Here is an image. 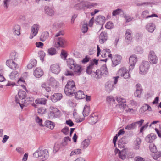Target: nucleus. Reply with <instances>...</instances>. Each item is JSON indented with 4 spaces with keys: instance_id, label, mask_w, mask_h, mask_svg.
I'll use <instances>...</instances> for the list:
<instances>
[{
    "instance_id": "f257e3e1",
    "label": "nucleus",
    "mask_w": 161,
    "mask_h": 161,
    "mask_svg": "<svg viewBox=\"0 0 161 161\" xmlns=\"http://www.w3.org/2000/svg\"><path fill=\"white\" fill-rule=\"evenodd\" d=\"M97 64L98 60L94 59L90 62L86 69V72L87 74H91L92 77L96 79L100 78L102 75L104 76L108 73L106 64H103L101 67L100 70H97L96 72H94L93 70L97 68Z\"/></svg>"
},
{
    "instance_id": "f03ea898",
    "label": "nucleus",
    "mask_w": 161,
    "mask_h": 161,
    "mask_svg": "<svg viewBox=\"0 0 161 161\" xmlns=\"http://www.w3.org/2000/svg\"><path fill=\"white\" fill-rule=\"evenodd\" d=\"M67 64L68 66L71 69L73 70L76 75H80L82 70L80 65L77 64L75 61L72 59L67 60Z\"/></svg>"
},
{
    "instance_id": "7ed1b4c3",
    "label": "nucleus",
    "mask_w": 161,
    "mask_h": 161,
    "mask_svg": "<svg viewBox=\"0 0 161 161\" xmlns=\"http://www.w3.org/2000/svg\"><path fill=\"white\" fill-rule=\"evenodd\" d=\"M75 89V85L74 81L72 80H69L65 86L64 92L67 95L70 96L74 93Z\"/></svg>"
},
{
    "instance_id": "20e7f679",
    "label": "nucleus",
    "mask_w": 161,
    "mask_h": 161,
    "mask_svg": "<svg viewBox=\"0 0 161 161\" xmlns=\"http://www.w3.org/2000/svg\"><path fill=\"white\" fill-rule=\"evenodd\" d=\"M34 157L38 158L40 157L42 161L46 160L49 157L48 152L47 150H37L33 154Z\"/></svg>"
},
{
    "instance_id": "39448f33",
    "label": "nucleus",
    "mask_w": 161,
    "mask_h": 161,
    "mask_svg": "<svg viewBox=\"0 0 161 161\" xmlns=\"http://www.w3.org/2000/svg\"><path fill=\"white\" fill-rule=\"evenodd\" d=\"M150 65V64L148 61L142 62L139 66L140 73L142 75L146 74L149 69Z\"/></svg>"
},
{
    "instance_id": "423d86ee",
    "label": "nucleus",
    "mask_w": 161,
    "mask_h": 161,
    "mask_svg": "<svg viewBox=\"0 0 161 161\" xmlns=\"http://www.w3.org/2000/svg\"><path fill=\"white\" fill-rule=\"evenodd\" d=\"M26 92L22 90H20L18 92V95H16L15 97V101L16 103L17 104H19L21 108L22 109L23 107L25 105L21 103H20L19 100L18 99V97L20 99L23 100L26 97Z\"/></svg>"
},
{
    "instance_id": "0eeeda50",
    "label": "nucleus",
    "mask_w": 161,
    "mask_h": 161,
    "mask_svg": "<svg viewBox=\"0 0 161 161\" xmlns=\"http://www.w3.org/2000/svg\"><path fill=\"white\" fill-rule=\"evenodd\" d=\"M60 114V111L57 108L53 106L50 107V113L49 117L50 118L53 119L59 117Z\"/></svg>"
},
{
    "instance_id": "6e6552de",
    "label": "nucleus",
    "mask_w": 161,
    "mask_h": 161,
    "mask_svg": "<svg viewBox=\"0 0 161 161\" xmlns=\"http://www.w3.org/2000/svg\"><path fill=\"white\" fill-rule=\"evenodd\" d=\"M117 74L125 79H127L130 77V74L128 70L124 67L120 68L117 72Z\"/></svg>"
},
{
    "instance_id": "1a4fd4ad",
    "label": "nucleus",
    "mask_w": 161,
    "mask_h": 161,
    "mask_svg": "<svg viewBox=\"0 0 161 161\" xmlns=\"http://www.w3.org/2000/svg\"><path fill=\"white\" fill-rule=\"evenodd\" d=\"M148 60L152 64H156L157 63L158 58L154 51H150L148 56Z\"/></svg>"
},
{
    "instance_id": "9d476101",
    "label": "nucleus",
    "mask_w": 161,
    "mask_h": 161,
    "mask_svg": "<svg viewBox=\"0 0 161 161\" xmlns=\"http://www.w3.org/2000/svg\"><path fill=\"white\" fill-rule=\"evenodd\" d=\"M126 42L129 44L132 42L133 39L132 32L130 29H127L125 35Z\"/></svg>"
},
{
    "instance_id": "9b49d317",
    "label": "nucleus",
    "mask_w": 161,
    "mask_h": 161,
    "mask_svg": "<svg viewBox=\"0 0 161 161\" xmlns=\"http://www.w3.org/2000/svg\"><path fill=\"white\" fill-rule=\"evenodd\" d=\"M40 26L37 24H34L31 27V33L30 36V38L32 39L37 34Z\"/></svg>"
},
{
    "instance_id": "f8f14e48",
    "label": "nucleus",
    "mask_w": 161,
    "mask_h": 161,
    "mask_svg": "<svg viewBox=\"0 0 161 161\" xmlns=\"http://www.w3.org/2000/svg\"><path fill=\"white\" fill-rule=\"evenodd\" d=\"M137 61V56L135 55H133L129 58V62L130 65L129 66V70H132Z\"/></svg>"
},
{
    "instance_id": "ddd939ff",
    "label": "nucleus",
    "mask_w": 161,
    "mask_h": 161,
    "mask_svg": "<svg viewBox=\"0 0 161 161\" xmlns=\"http://www.w3.org/2000/svg\"><path fill=\"white\" fill-rule=\"evenodd\" d=\"M112 62V66L115 67L119 64L122 60L121 56L119 55H115L114 56L113 58H111Z\"/></svg>"
},
{
    "instance_id": "4468645a",
    "label": "nucleus",
    "mask_w": 161,
    "mask_h": 161,
    "mask_svg": "<svg viewBox=\"0 0 161 161\" xmlns=\"http://www.w3.org/2000/svg\"><path fill=\"white\" fill-rule=\"evenodd\" d=\"M45 13L50 16H53L55 14V11L54 8L52 7L45 6L44 8Z\"/></svg>"
},
{
    "instance_id": "2eb2a0df",
    "label": "nucleus",
    "mask_w": 161,
    "mask_h": 161,
    "mask_svg": "<svg viewBox=\"0 0 161 161\" xmlns=\"http://www.w3.org/2000/svg\"><path fill=\"white\" fill-rule=\"evenodd\" d=\"M66 40L63 38L59 37L57 41L55 42V47L58 48L59 47H64L65 44L66 43Z\"/></svg>"
},
{
    "instance_id": "dca6fc26",
    "label": "nucleus",
    "mask_w": 161,
    "mask_h": 161,
    "mask_svg": "<svg viewBox=\"0 0 161 161\" xmlns=\"http://www.w3.org/2000/svg\"><path fill=\"white\" fill-rule=\"evenodd\" d=\"M6 64L10 69L13 70L17 69L19 67L18 64L12 60H7L6 61Z\"/></svg>"
},
{
    "instance_id": "f3484780",
    "label": "nucleus",
    "mask_w": 161,
    "mask_h": 161,
    "mask_svg": "<svg viewBox=\"0 0 161 161\" xmlns=\"http://www.w3.org/2000/svg\"><path fill=\"white\" fill-rule=\"evenodd\" d=\"M50 69L53 73L56 74H58L61 70L60 66L57 64H54L51 65Z\"/></svg>"
},
{
    "instance_id": "a211bd4d",
    "label": "nucleus",
    "mask_w": 161,
    "mask_h": 161,
    "mask_svg": "<svg viewBox=\"0 0 161 161\" xmlns=\"http://www.w3.org/2000/svg\"><path fill=\"white\" fill-rule=\"evenodd\" d=\"M20 26L18 25H15L12 27V31L15 35L19 36L20 35Z\"/></svg>"
},
{
    "instance_id": "6ab92c4d",
    "label": "nucleus",
    "mask_w": 161,
    "mask_h": 161,
    "mask_svg": "<svg viewBox=\"0 0 161 161\" xmlns=\"http://www.w3.org/2000/svg\"><path fill=\"white\" fill-rule=\"evenodd\" d=\"M108 38L107 33L105 31L102 32L99 36V42L100 43H103L107 40Z\"/></svg>"
},
{
    "instance_id": "aec40b11",
    "label": "nucleus",
    "mask_w": 161,
    "mask_h": 161,
    "mask_svg": "<svg viewBox=\"0 0 161 161\" xmlns=\"http://www.w3.org/2000/svg\"><path fill=\"white\" fill-rule=\"evenodd\" d=\"M146 29L149 32L153 33L156 29V26L153 23H147L146 25Z\"/></svg>"
},
{
    "instance_id": "412c9836",
    "label": "nucleus",
    "mask_w": 161,
    "mask_h": 161,
    "mask_svg": "<svg viewBox=\"0 0 161 161\" xmlns=\"http://www.w3.org/2000/svg\"><path fill=\"white\" fill-rule=\"evenodd\" d=\"M95 21L97 25H103L105 22V18L104 16L99 15L97 17Z\"/></svg>"
},
{
    "instance_id": "4be33fe9",
    "label": "nucleus",
    "mask_w": 161,
    "mask_h": 161,
    "mask_svg": "<svg viewBox=\"0 0 161 161\" xmlns=\"http://www.w3.org/2000/svg\"><path fill=\"white\" fill-rule=\"evenodd\" d=\"M62 97V95L61 93H54L51 96L50 98L52 101L53 102H56L60 100Z\"/></svg>"
},
{
    "instance_id": "5701e85b",
    "label": "nucleus",
    "mask_w": 161,
    "mask_h": 161,
    "mask_svg": "<svg viewBox=\"0 0 161 161\" xmlns=\"http://www.w3.org/2000/svg\"><path fill=\"white\" fill-rule=\"evenodd\" d=\"M156 135L153 133H151L147 135L145 137V141L147 142L151 143L155 139Z\"/></svg>"
},
{
    "instance_id": "b1692460",
    "label": "nucleus",
    "mask_w": 161,
    "mask_h": 161,
    "mask_svg": "<svg viewBox=\"0 0 161 161\" xmlns=\"http://www.w3.org/2000/svg\"><path fill=\"white\" fill-rule=\"evenodd\" d=\"M19 74L17 71H13L9 74V78L13 80H14L18 79Z\"/></svg>"
},
{
    "instance_id": "393cba45",
    "label": "nucleus",
    "mask_w": 161,
    "mask_h": 161,
    "mask_svg": "<svg viewBox=\"0 0 161 161\" xmlns=\"http://www.w3.org/2000/svg\"><path fill=\"white\" fill-rule=\"evenodd\" d=\"M34 75L36 77L40 78L43 75V72L40 68H37L34 71Z\"/></svg>"
},
{
    "instance_id": "a878e982",
    "label": "nucleus",
    "mask_w": 161,
    "mask_h": 161,
    "mask_svg": "<svg viewBox=\"0 0 161 161\" xmlns=\"http://www.w3.org/2000/svg\"><path fill=\"white\" fill-rule=\"evenodd\" d=\"M146 111L151 112L152 111V110L150 106L148 104H146L140 108V112L141 113H143Z\"/></svg>"
},
{
    "instance_id": "bb28decb",
    "label": "nucleus",
    "mask_w": 161,
    "mask_h": 161,
    "mask_svg": "<svg viewBox=\"0 0 161 161\" xmlns=\"http://www.w3.org/2000/svg\"><path fill=\"white\" fill-rule=\"evenodd\" d=\"M91 141L89 139H86L84 140L81 144V147L82 149H86L90 145Z\"/></svg>"
},
{
    "instance_id": "cd10ccee",
    "label": "nucleus",
    "mask_w": 161,
    "mask_h": 161,
    "mask_svg": "<svg viewBox=\"0 0 161 161\" xmlns=\"http://www.w3.org/2000/svg\"><path fill=\"white\" fill-rule=\"evenodd\" d=\"M73 94H75V98L78 99H83L86 96L84 92L80 90L79 91L76 93L74 92Z\"/></svg>"
},
{
    "instance_id": "c85d7f7f",
    "label": "nucleus",
    "mask_w": 161,
    "mask_h": 161,
    "mask_svg": "<svg viewBox=\"0 0 161 161\" xmlns=\"http://www.w3.org/2000/svg\"><path fill=\"white\" fill-rule=\"evenodd\" d=\"M105 87L108 92L111 91L114 87L113 82L112 81L107 82L105 84Z\"/></svg>"
},
{
    "instance_id": "c756f323",
    "label": "nucleus",
    "mask_w": 161,
    "mask_h": 161,
    "mask_svg": "<svg viewBox=\"0 0 161 161\" xmlns=\"http://www.w3.org/2000/svg\"><path fill=\"white\" fill-rule=\"evenodd\" d=\"M47 82L49 85L54 88H55L58 86V82L53 77H51Z\"/></svg>"
},
{
    "instance_id": "7c9ffc66",
    "label": "nucleus",
    "mask_w": 161,
    "mask_h": 161,
    "mask_svg": "<svg viewBox=\"0 0 161 161\" xmlns=\"http://www.w3.org/2000/svg\"><path fill=\"white\" fill-rule=\"evenodd\" d=\"M116 153H118L119 158L122 159H124L126 157V153L125 150H122L121 151H120L118 149H116L115 150Z\"/></svg>"
},
{
    "instance_id": "2f4dec72",
    "label": "nucleus",
    "mask_w": 161,
    "mask_h": 161,
    "mask_svg": "<svg viewBox=\"0 0 161 161\" xmlns=\"http://www.w3.org/2000/svg\"><path fill=\"white\" fill-rule=\"evenodd\" d=\"M149 12L147 10H146L142 12L141 16L143 18H146V19H147L149 18L152 17H157L158 15L154 14H153L150 15H148Z\"/></svg>"
},
{
    "instance_id": "473e14b6",
    "label": "nucleus",
    "mask_w": 161,
    "mask_h": 161,
    "mask_svg": "<svg viewBox=\"0 0 161 161\" xmlns=\"http://www.w3.org/2000/svg\"><path fill=\"white\" fill-rule=\"evenodd\" d=\"M49 37V34L47 31L43 32L40 37V40L42 42H44Z\"/></svg>"
},
{
    "instance_id": "72a5a7b5",
    "label": "nucleus",
    "mask_w": 161,
    "mask_h": 161,
    "mask_svg": "<svg viewBox=\"0 0 161 161\" xmlns=\"http://www.w3.org/2000/svg\"><path fill=\"white\" fill-rule=\"evenodd\" d=\"M141 142V139L139 138H137L134 142V148L136 150H138L139 149Z\"/></svg>"
},
{
    "instance_id": "f704fd0d",
    "label": "nucleus",
    "mask_w": 161,
    "mask_h": 161,
    "mask_svg": "<svg viewBox=\"0 0 161 161\" xmlns=\"http://www.w3.org/2000/svg\"><path fill=\"white\" fill-rule=\"evenodd\" d=\"M98 120V117L97 116L92 115L88 119V121L92 124H95Z\"/></svg>"
},
{
    "instance_id": "c9c22d12",
    "label": "nucleus",
    "mask_w": 161,
    "mask_h": 161,
    "mask_svg": "<svg viewBox=\"0 0 161 161\" xmlns=\"http://www.w3.org/2000/svg\"><path fill=\"white\" fill-rule=\"evenodd\" d=\"M90 106L88 105H85L83 111V114L84 116H87L90 113Z\"/></svg>"
},
{
    "instance_id": "e433bc0d",
    "label": "nucleus",
    "mask_w": 161,
    "mask_h": 161,
    "mask_svg": "<svg viewBox=\"0 0 161 161\" xmlns=\"http://www.w3.org/2000/svg\"><path fill=\"white\" fill-rule=\"evenodd\" d=\"M37 64L36 61L35 59L31 60L27 65V67L28 69H31L33 67L36 66Z\"/></svg>"
},
{
    "instance_id": "4c0bfd02",
    "label": "nucleus",
    "mask_w": 161,
    "mask_h": 161,
    "mask_svg": "<svg viewBox=\"0 0 161 161\" xmlns=\"http://www.w3.org/2000/svg\"><path fill=\"white\" fill-rule=\"evenodd\" d=\"M47 52L48 54L51 56H53L56 54L57 53V51L56 49L54 47H51L47 50Z\"/></svg>"
},
{
    "instance_id": "58836bf2",
    "label": "nucleus",
    "mask_w": 161,
    "mask_h": 161,
    "mask_svg": "<svg viewBox=\"0 0 161 161\" xmlns=\"http://www.w3.org/2000/svg\"><path fill=\"white\" fill-rule=\"evenodd\" d=\"M47 100L45 98H40L36 99L35 103L36 104L45 105L46 104Z\"/></svg>"
},
{
    "instance_id": "ea45409f",
    "label": "nucleus",
    "mask_w": 161,
    "mask_h": 161,
    "mask_svg": "<svg viewBox=\"0 0 161 161\" xmlns=\"http://www.w3.org/2000/svg\"><path fill=\"white\" fill-rule=\"evenodd\" d=\"M81 153V149H74L71 152L70 154V156H72L74 155L80 154Z\"/></svg>"
},
{
    "instance_id": "a19ab883",
    "label": "nucleus",
    "mask_w": 161,
    "mask_h": 161,
    "mask_svg": "<svg viewBox=\"0 0 161 161\" xmlns=\"http://www.w3.org/2000/svg\"><path fill=\"white\" fill-rule=\"evenodd\" d=\"M45 123L46 126L51 129H53L55 126L54 124L49 120L46 121Z\"/></svg>"
},
{
    "instance_id": "79ce46f5",
    "label": "nucleus",
    "mask_w": 161,
    "mask_h": 161,
    "mask_svg": "<svg viewBox=\"0 0 161 161\" xmlns=\"http://www.w3.org/2000/svg\"><path fill=\"white\" fill-rule=\"evenodd\" d=\"M124 14V12L121 9H117L114 10L112 12L113 16H116L117 15H123Z\"/></svg>"
},
{
    "instance_id": "37998d69",
    "label": "nucleus",
    "mask_w": 161,
    "mask_h": 161,
    "mask_svg": "<svg viewBox=\"0 0 161 161\" xmlns=\"http://www.w3.org/2000/svg\"><path fill=\"white\" fill-rule=\"evenodd\" d=\"M106 100L109 103H112V104H115V100L114 97L111 96H109L107 97Z\"/></svg>"
},
{
    "instance_id": "c03bdc74",
    "label": "nucleus",
    "mask_w": 161,
    "mask_h": 161,
    "mask_svg": "<svg viewBox=\"0 0 161 161\" xmlns=\"http://www.w3.org/2000/svg\"><path fill=\"white\" fill-rule=\"evenodd\" d=\"M74 8L77 10H81L84 8L83 3L77 4L75 6Z\"/></svg>"
},
{
    "instance_id": "a18cd8bd",
    "label": "nucleus",
    "mask_w": 161,
    "mask_h": 161,
    "mask_svg": "<svg viewBox=\"0 0 161 161\" xmlns=\"http://www.w3.org/2000/svg\"><path fill=\"white\" fill-rule=\"evenodd\" d=\"M136 128L135 123H133L132 124H128L126 126L125 129L128 130L134 129Z\"/></svg>"
},
{
    "instance_id": "49530a36",
    "label": "nucleus",
    "mask_w": 161,
    "mask_h": 161,
    "mask_svg": "<svg viewBox=\"0 0 161 161\" xmlns=\"http://www.w3.org/2000/svg\"><path fill=\"white\" fill-rule=\"evenodd\" d=\"M60 56L61 58L64 60H65L67 56V53L66 51L64 50H62Z\"/></svg>"
},
{
    "instance_id": "de8ad7c7",
    "label": "nucleus",
    "mask_w": 161,
    "mask_h": 161,
    "mask_svg": "<svg viewBox=\"0 0 161 161\" xmlns=\"http://www.w3.org/2000/svg\"><path fill=\"white\" fill-rule=\"evenodd\" d=\"M135 52L137 54H142L143 52V49L141 47H137L135 49Z\"/></svg>"
},
{
    "instance_id": "09e8293b",
    "label": "nucleus",
    "mask_w": 161,
    "mask_h": 161,
    "mask_svg": "<svg viewBox=\"0 0 161 161\" xmlns=\"http://www.w3.org/2000/svg\"><path fill=\"white\" fill-rule=\"evenodd\" d=\"M18 54L15 51H13L10 54V58L12 60H15L17 58Z\"/></svg>"
},
{
    "instance_id": "8fccbe9b",
    "label": "nucleus",
    "mask_w": 161,
    "mask_h": 161,
    "mask_svg": "<svg viewBox=\"0 0 161 161\" xmlns=\"http://www.w3.org/2000/svg\"><path fill=\"white\" fill-rule=\"evenodd\" d=\"M71 139L69 137L67 136L64 138L63 142L62 144L64 146H66L68 144L69 142L70 141Z\"/></svg>"
},
{
    "instance_id": "3c124183",
    "label": "nucleus",
    "mask_w": 161,
    "mask_h": 161,
    "mask_svg": "<svg viewBox=\"0 0 161 161\" xmlns=\"http://www.w3.org/2000/svg\"><path fill=\"white\" fill-rule=\"evenodd\" d=\"M41 86L42 88L44 89L47 92H49L51 90L50 87L49 86H47L45 83H42Z\"/></svg>"
},
{
    "instance_id": "603ef678",
    "label": "nucleus",
    "mask_w": 161,
    "mask_h": 161,
    "mask_svg": "<svg viewBox=\"0 0 161 161\" xmlns=\"http://www.w3.org/2000/svg\"><path fill=\"white\" fill-rule=\"evenodd\" d=\"M115 99L119 103H125L126 102L125 99L120 96H117Z\"/></svg>"
},
{
    "instance_id": "864d4df0",
    "label": "nucleus",
    "mask_w": 161,
    "mask_h": 161,
    "mask_svg": "<svg viewBox=\"0 0 161 161\" xmlns=\"http://www.w3.org/2000/svg\"><path fill=\"white\" fill-rule=\"evenodd\" d=\"M149 149L153 153L156 152L157 151V148L155 145L151 144L150 145Z\"/></svg>"
},
{
    "instance_id": "5fc2aeb1",
    "label": "nucleus",
    "mask_w": 161,
    "mask_h": 161,
    "mask_svg": "<svg viewBox=\"0 0 161 161\" xmlns=\"http://www.w3.org/2000/svg\"><path fill=\"white\" fill-rule=\"evenodd\" d=\"M39 56L40 57V59L42 61H43V58L45 55V53L43 51H41L38 53Z\"/></svg>"
},
{
    "instance_id": "6e6d98bb",
    "label": "nucleus",
    "mask_w": 161,
    "mask_h": 161,
    "mask_svg": "<svg viewBox=\"0 0 161 161\" xmlns=\"http://www.w3.org/2000/svg\"><path fill=\"white\" fill-rule=\"evenodd\" d=\"M84 8H91V2H85L83 3Z\"/></svg>"
},
{
    "instance_id": "4d7b16f0",
    "label": "nucleus",
    "mask_w": 161,
    "mask_h": 161,
    "mask_svg": "<svg viewBox=\"0 0 161 161\" xmlns=\"http://www.w3.org/2000/svg\"><path fill=\"white\" fill-rule=\"evenodd\" d=\"M88 28L87 27V24H84L83 25L82 29H81V31L82 32L85 33H86L88 30Z\"/></svg>"
},
{
    "instance_id": "13d9d810",
    "label": "nucleus",
    "mask_w": 161,
    "mask_h": 161,
    "mask_svg": "<svg viewBox=\"0 0 161 161\" xmlns=\"http://www.w3.org/2000/svg\"><path fill=\"white\" fill-rule=\"evenodd\" d=\"M114 26L113 24L110 22H108L105 25V27L108 29H111Z\"/></svg>"
},
{
    "instance_id": "bf43d9fd",
    "label": "nucleus",
    "mask_w": 161,
    "mask_h": 161,
    "mask_svg": "<svg viewBox=\"0 0 161 161\" xmlns=\"http://www.w3.org/2000/svg\"><path fill=\"white\" fill-rule=\"evenodd\" d=\"M35 120L36 123H38L39 125L42 126L43 125L42 124V120L38 116H36L35 118Z\"/></svg>"
},
{
    "instance_id": "052dcab7",
    "label": "nucleus",
    "mask_w": 161,
    "mask_h": 161,
    "mask_svg": "<svg viewBox=\"0 0 161 161\" xmlns=\"http://www.w3.org/2000/svg\"><path fill=\"white\" fill-rule=\"evenodd\" d=\"M160 157H161V151H159L155 154L153 156V158L154 159L157 160Z\"/></svg>"
},
{
    "instance_id": "680f3d73",
    "label": "nucleus",
    "mask_w": 161,
    "mask_h": 161,
    "mask_svg": "<svg viewBox=\"0 0 161 161\" xmlns=\"http://www.w3.org/2000/svg\"><path fill=\"white\" fill-rule=\"evenodd\" d=\"M90 58L88 56H86L85 58L82 60V64H85L89 61Z\"/></svg>"
},
{
    "instance_id": "e2e57ef3",
    "label": "nucleus",
    "mask_w": 161,
    "mask_h": 161,
    "mask_svg": "<svg viewBox=\"0 0 161 161\" xmlns=\"http://www.w3.org/2000/svg\"><path fill=\"white\" fill-rule=\"evenodd\" d=\"M151 3L150 2H140L137 3V5L138 6H148L151 5Z\"/></svg>"
},
{
    "instance_id": "0e129e2a",
    "label": "nucleus",
    "mask_w": 161,
    "mask_h": 161,
    "mask_svg": "<svg viewBox=\"0 0 161 161\" xmlns=\"http://www.w3.org/2000/svg\"><path fill=\"white\" fill-rule=\"evenodd\" d=\"M69 128L67 127L64 128L62 130V131L63 133L66 135L68 134L69 133Z\"/></svg>"
},
{
    "instance_id": "69168bd1",
    "label": "nucleus",
    "mask_w": 161,
    "mask_h": 161,
    "mask_svg": "<svg viewBox=\"0 0 161 161\" xmlns=\"http://www.w3.org/2000/svg\"><path fill=\"white\" fill-rule=\"evenodd\" d=\"M142 91H138L136 90L134 92V95L135 97L140 98L141 96V94L142 92Z\"/></svg>"
},
{
    "instance_id": "338daca9",
    "label": "nucleus",
    "mask_w": 161,
    "mask_h": 161,
    "mask_svg": "<svg viewBox=\"0 0 161 161\" xmlns=\"http://www.w3.org/2000/svg\"><path fill=\"white\" fill-rule=\"evenodd\" d=\"M149 123L147 122L145 125L142 127L140 129V132L142 133L144 130L146 129L148 126Z\"/></svg>"
},
{
    "instance_id": "774afa93",
    "label": "nucleus",
    "mask_w": 161,
    "mask_h": 161,
    "mask_svg": "<svg viewBox=\"0 0 161 161\" xmlns=\"http://www.w3.org/2000/svg\"><path fill=\"white\" fill-rule=\"evenodd\" d=\"M135 161H145L144 158L140 156H136L135 158Z\"/></svg>"
}]
</instances>
